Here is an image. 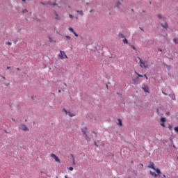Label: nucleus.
Wrapping results in <instances>:
<instances>
[{
    "label": "nucleus",
    "mask_w": 178,
    "mask_h": 178,
    "mask_svg": "<svg viewBox=\"0 0 178 178\" xmlns=\"http://www.w3.org/2000/svg\"><path fill=\"white\" fill-rule=\"evenodd\" d=\"M73 165H76V163L74 162V159H73Z\"/></svg>",
    "instance_id": "nucleus-41"
},
{
    "label": "nucleus",
    "mask_w": 178,
    "mask_h": 178,
    "mask_svg": "<svg viewBox=\"0 0 178 178\" xmlns=\"http://www.w3.org/2000/svg\"><path fill=\"white\" fill-rule=\"evenodd\" d=\"M139 29H140V30H141L142 31H144V29H143V28L140 27Z\"/></svg>",
    "instance_id": "nucleus-42"
},
{
    "label": "nucleus",
    "mask_w": 178,
    "mask_h": 178,
    "mask_svg": "<svg viewBox=\"0 0 178 178\" xmlns=\"http://www.w3.org/2000/svg\"><path fill=\"white\" fill-rule=\"evenodd\" d=\"M61 92L60 90H58V92Z\"/></svg>",
    "instance_id": "nucleus-55"
},
{
    "label": "nucleus",
    "mask_w": 178,
    "mask_h": 178,
    "mask_svg": "<svg viewBox=\"0 0 178 178\" xmlns=\"http://www.w3.org/2000/svg\"><path fill=\"white\" fill-rule=\"evenodd\" d=\"M13 122H16V120L15 118H12Z\"/></svg>",
    "instance_id": "nucleus-43"
},
{
    "label": "nucleus",
    "mask_w": 178,
    "mask_h": 178,
    "mask_svg": "<svg viewBox=\"0 0 178 178\" xmlns=\"http://www.w3.org/2000/svg\"><path fill=\"white\" fill-rule=\"evenodd\" d=\"M29 11L27 10V9H24L22 10V13H27Z\"/></svg>",
    "instance_id": "nucleus-24"
},
{
    "label": "nucleus",
    "mask_w": 178,
    "mask_h": 178,
    "mask_svg": "<svg viewBox=\"0 0 178 178\" xmlns=\"http://www.w3.org/2000/svg\"><path fill=\"white\" fill-rule=\"evenodd\" d=\"M40 173H44V174H45V172H42V171H41Z\"/></svg>",
    "instance_id": "nucleus-50"
},
{
    "label": "nucleus",
    "mask_w": 178,
    "mask_h": 178,
    "mask_svg": "<svg viewBox=\"0 0 178 178\" xmlns=\"http://www.w3.org/2000/svg\"><path fill=\"white\" fill-rule=\"evenodd\" d=\"M150 175L152 176H154V177H158V175H156V173L152 172V171H150Z\"/></svg>",
    "instance_id": "nucleus-13"
},
{
    "label": "nucleus",
    "mask_w": 178,
    "mask_h": 178,
    "mask_svg": "<svg viewBox=\"0 0 178 178\" xmlns=\"http://www.w3.org/2000/svg\"><path fill=\"white\" fill-rule=\"evenodd\" d=\"M64 86H65V87H67V84H66V83H64Z\"/></svg>",
    "instance_id": "nucleus-44"
},
{
    "label": "nucleus",
    "mask_w": 178,
    "mask_h": 178,
    "mask_svg": "<svg viewBox=\"0 0 178 178\" xmlns=\"http://www.w3.org/2000/svg\"><path fill=\"white\" fill-rule=\"evenodd\" d=\"M69 30L71 31V33H73L74 31V29H73V28L70 27Z\"/></svg>",
    "instance_id": "nucleus-23"
},
{
    "label": "nucleus",
    "mask_w": 178,
    "mask_h": 178,
    "mask_svg": "<svg viewBox=\"0 0 178 178\" xmlns=\"http://www.w3.org/2000/svg\"><path fill=\"white\" fill-rule=\"evenodd\" d=\"M163 177H164V178L166 177V175H163Z\"/></svg>",
    "instance_id": "nucleus-48"
},
{
    "label": "nucleus",
    "mask_w": 178,
    "mask_h": 178,
    "mask_svg": "<svg viewBox=\"0 0 178 178\" xmlns=\"http://www.w3.org/2000/svg\"><path fill=\"white\" fill-rule=\"evenodd\" d=\"M135 73H136V74H138V77H143V75H141V74H137V72H135Z\"/></svg>",
    "instance_id": "nucleus-26"
},
{
    "label": "nucleus",
    "mask_w": 178,
    "mask_h": 178,
    "mask_svg": "<svg viewBox=\"0 0 178 178\" xmlns=\"http://www.w3.org/2000/svg\"><path fill=\"white\" fill-rule=\"evenodd\" d=\"M150 169H153V170H156V168H155V164L154 163L150 162V165L148 166Z\"/></svg>",
    "instance_id": "nucleus-8"
},
{
    "label": "nucleus",
    "mask_w": 178,
    "mask_h": 178,
    "mask_svg": "<svg viewBox=\"0 0 178 178\" xmlns=\"http://www.w3.org/2000/svg\"><path fill=\"white\" fill-rule=\"evenodd\" d=\"M18 128L19 129V130H23V131H29V130H30V129H29L27 126H26V124H20L18 126Z\"/></svg>",
    "instance_id": "nucleus-2"
},
{
    "label": "nucleus",
    "mask_w": 178,
    "mask_h": 178,
    "mask_svg": "<svg viewBox=\"0 0 178 178\" xmlns=\"http://www.w3.org/2000/svg\"><path fill=\"white\" fill-rule=\"evenodd\" d=\"M118 124L119 126H122V120L118 119Z\"/></svg>",
    "instance_id": "nucleus-21"
},
{
    "label": "nucleus",
    "mask_w": 178,
    "mask_h": 178,
    "mask_svg": "<svg viewBox=\"0 0 178 178\" xmlns=\"http://www.w3.org/2000/svg\"><path fill=\"white\" fill-rule=\"evenodd\" d=\"M158 51H159L160 52H162V49L159 48V49H158Z\"/></svg>",
    "instance_id": "nucleus-40"
},
{
    "label": "nucleus",
    "mask_w": 178,
    "mask_h": 178,
    "mask_svg": "<svg viewBox=\"0 0 178 178\" xmlns=\"http://www.w3.org/2000/svg\"><path fill=\"white\" fill-rule=\"evenodd\" d=\"M54 13L55 15V17H54L55 20H60V16H59V14H58V13L55 10Z\"/></svg>",
    "instance_id": "nucleus-6"
},
{
    "label": "nucleus",
    "mask_w": 178,
    "mask_h": 178,
    "mask_svg": "<svg viewBox=\"0 0 178 178\" xmlns=\"http://www.w3.org/2000/svg\"><path fill=\"white\" fill-rule=\"evenodd\" d=\"M41 4H42V5H45L43 2H41Z\"/></svg>",
    "instance_id": "nucleus-49"
},
{
    "label": "nucleus",
    "mask_w": 178,
    "mask_h": 178,
    "mask_svg": "<svg viewBox=\"0 0 178 178\" xmlns=\"http://www.w3.org/2000/svg\"><path fill=\"white\" fill-rule=\"evenodd\" d=\"M90 13H91L92 12H94V10H90Z\"/></svg>",
    "instance_id": "nucleus-46"
},
{
    "label": "nucleus",
    "mask_w": 178,
    "mask_h": 178,
    "mask_svg": "<svg viewBox=\"0 0 178 178\" xmlns=\"http://www.w3.org/2000/svg\"><path fill=\"white\" fill-rule=\"evenodd\" d=\"M144 77L146 78L147 80H148V77L147 76L146 74H144Z\"/></svg>",
    "instance_id": "nucleus-39"
},
{
    "label": "nucleus",
    "mask_w": 178,
    "mask_h": 178,
    "mask_svg": "<svg viewBox=\"0 0 178 178\" xmlns=\"http://www.w3.org/2000/svg\"><path fill=\"white\" fill-rule=\"evenodd\" d=\"M65 38H67V40H70V38H72L69 35H66Z\"/></svg>",
    "instance_id": "nucleus-32"
},
{
    "label": "nucleus",
    "mask_w": 178,
    "mask_h": 178,
    "mask_svg": "<svg viewBox=\"0 0 178 178\" xmlns=\"http://www.w3.org/2000/svg\"><path fill=\"white\" fill-rule=\"evenodd\" d=\"M123 43H124V44H129V40H127L126 38H124V39L123 40Z\"/></svg>",
    "instance_id": "nucleus-19"
},
{
    "label": "nucleus",
    "mask_w": 178,
    "mask_h": 178,
    "mask_svg": "<svg viewBox=\"0 0 178 178\" xmlns=\"http://www.w3.org/2000/svg\"><path fill=\"white\" fill-rule=\"evenodd\" d=\"M17 70H18V71L20 70V68L17 67Z\"/></svg>",
    "instance_id": "nucleus-47"
},
{
    "label": "nucleus",
    "mask_w": 178,
    "mask_h": 178,
    "mask_svg": "<svg viewBox=\"0 0 178 178\" xmlns=\"http://www.w3.org/2000/svg\"><path fill=\"white\" fill-rule=\"evenodd\" d=\"M127 178H131V177H130V176H128V177H127Z\"/></svg>",
    "instance_id": "nucleus-54"
},
{
    "label": "nucleus",
    "mask_w": 178,
    "mask_h": 178,
    "mask_svg": "<svg viewBox=\"0 0 178 178\" xmlns=\"http://www.w3.org/2000/svg\"><path fill=\"white\" fill-rule=\"evenodd\" d=\"M94 134H97V133H95V131L92 132Z\"/></svg>",
    "instance_id": "nucleus-53"
},
{
    "label": "nucleus",
    "mask_w": 178,
    "mask_h": 178,
    "mask_svg": "<svg viewBox=\"0 0 178 178\" xmlns=\"http://www.w3.org/2000/svg\"><path fill=\"white\" fill-rule=\"evenodd\" d=\"M13 42H14V44H16V42H17V40H13Z\"/></svg>",
    "instance_id": "nucleus-38"
},
{
    "label": "nucleus",
    "mask_w": 178,
    "mask_h": 178,
    "mask_svg": "<svg viewBox=\"0 0 178 178\" xmlns=\"http://www.w3.org/2000/svg\"><path fill=\"white\" fill-rule=\"evenodd\" d=\"M106 88H108V85H106Z\"/></svg>",
    "instance_id": "nucleus-56"
},
{
    "label": "nucleus",
    "mask_w": 178,
    "mask_h": 178,
    "mask_svg": "<svg viewBox=\"0 0 178 178\" xmlns=\"http://www.w3.org/2000/svg\"><path fill=\"white\" fill-rule=\"evenodd\" d=\"M6 44V45H12V42H7Z\"/></svg>",
    "instance_id": "nucleus-30"
},
{
    "label": "nucleus",
    "mask_w": 178,
    "mask_h": 178,
    "mask_svg": "<svg viewBox=\"0 0 178 178\" xmlns=\"http://www.w3.org/2000/svg\"><path fill=\"white\" fill-rule=\"evenodd\" d=\"M156 172V173L158 174V175H161V170H159V168H156V170H154Z\"/></svg>",
    "instance_id": "nucleus-18"
},
{
    "label": "nucleus",
    "mask_w": 178,
    "mask_h": 178,
    "mask_svg": "<svg viewBox=\"0 0 178 178\" xmlns=\"http://www.w3.org/2000/svg\"><path fill=\"white\" fill-rule=\"evenodd\" d=\"M173 42H175V44H178V38H174Z\"/></svg>",
    "instance_id": "nucleus-17"
},
{
    "label": "nucleus",
    "mask_w": 178,
    "mask_h": 178,
    "mask_svg": "<svg viewBox=\"0 0 178 178\" xmlns=\"http://www.w3.org/2000/svg\"><path fill=\"white\" fill-rule=\"evenodd\" d=\"M63 112L65 113L66 115H69L70 116V118H73V116H74V114H72L70 111H67L65 108H63Z\"/></svg>",
    "instance_id": "nucleus-5"
},
{
    "label": "nucleus",
    "mask_w": 178,
    "mask_h": 178,
    "mask_svg": "<svg viewBox=\"0 0 178 178\" xmlns=\"http://www.w3.org/2000/svg\"><path fill=\"white\" fill-rule=\"evenodd\" d=\"M175 131L178 134V127H175Z\"/></svg>",
    "instance_id": "nucleus-25"
},
{
    "label": "nucleus",
    "mask_w": 178,
    "mask_h": 178,
    "mask_svg": "<svg viewBox=\"0 0 178 178\" xmlns=\"http://www.w3.org/2000/svg\"><path fill=\"white\" fill-rule=\"evenodd\" d=\"M81 131H82L83 136H86V134H87V127H85L84 128H82Z\"/></svg>",
    "instance_id": "nucleus-10"
},
{
    "label": "nucleus",
    "mask_w": 178,
    "mask_h": 178,
    "mask_svg": "<svg viewBox=\"0 0 178 178\" xmlns=\"http://www.w3.org/2000/svg\"><path fill=\"white\" fill-rule=\"evenodd\" d=\"M49 40L50 42H54V40H52V38H51V37H49Z\"/></svg>",
    "instance_id": "nucleus-29"
},
{
    "label": "nucleus",
    "mask_w": 178,
    "mask_h": 178,
    "mask_svg": "<svg viewBox=\"0 0 178 178\" xmlns=\"http://www.w3.org/2000/svg\"><path fill=\"white\" fill-rule=\"evenodd\" d=\"M131 12H134V9H131Z\"/></svg>",
    "instance_id": "nucleus-51"
},
{
    "label": "nucleus",
    "mask_w": 178,
    "mask_h": 178,
    "mask_svg": "<svg viewBox=\"0 0 178 178\" xmlns=\"http://www.w3.org/2000/svg\"><path fill=\"white\" fill-rule=\"evenodd\" d=\"M70 19H73V15H72V14H70Z\"/></svg>",
    "instance_id": "nucleus-37"
},
{
    "label": "nucleus",
    "mask_w": 178,
    "mask_h": 178,
    "mask_svg": "<svg viewBox=\"0 0 178 178\" xmlns=\"http://www.w3.org/2000/svg\"><path fill=\"white\" fill-rule=\"evenodd\" d=\"M65 58H66V59H67L68 58V57H67V56L66 55V54L65 53V55H64V59H65Z\"/></svg>",
    "instance_id": "nucleus-34"
},
{
    "label": "nucleus",
    "mask_w": 178,
    "mask_h": 178,
    "mask_svg": "<svg viewBox=\"0 0 178 178\" xmlns=\"http://www.w3.org/2000/svg\"><path fill=\"white\" fill-rule=\"evenodd\" d=\"M7 69H10V67H7Z\"/></svg>",
    "instance_id": "nucleus-52"
},
{
    "label": "nucleus",
    "mask_w": 178,
    "mask_h": 178,
    "mask_svg": "<svg viewBox=\"0 0 178 178\" xmlns=\"http://www.w3.org/2000/svg\"><path fill=\"white\" fill-rule=\"evenodd\" d=\"M131 47L132 49H134V51H136V50H137V49H136V47H135L134 45H132V46H131Z\"/></svg>",
    "instance_id": "nucleus-31"
},
{
    "label": "nucleus",
    "mask_w": 178,
    "mask_h": 178,
    "mask_svg": "<svg viewBox=\"0 0 178 178\" xmlns=\"http://www.w3.org/2000/svg\"><path fill=\"white\" fill-rule=\"evenodd\" d=\"M68 169H69V170L72 171L73 170V167H69Z\"/></svg>",
    "instance_id": "nucleus-33"
},
{
    "label": "nucleus",
    "mask_w": 178,
    "mask_h": 178,
    "mask_svg": "<svg viewBox=\"0 0 178 178\" xmlns=\"http://www.w3.org/2000/svg\"><path fill=\"white\" fill-rule=\"evenodd\" d=\"M73 34H74L75 37H79V34H77L75 31L73 32Z\"/></svg>",
    "instance_id": "nucleus-28"
},
{
    "label": "nucleus",
    "mask_w": 178,
    "mask_h": 178,
    "mask_svg": "<svg viewBox=\"0 0 178 178\" xmlns=\"http://www.w3.org/2000/svg\"><path fill=\"white\" fill-rule=\"evenodd\" d=\"M48 4H49V5H52L53 6H56V5H58V4L56 3V2L51 3V1H49V2H48Z\"/></svg>",
    "instance_id": "nucleus-14"
},
{
    "label": "nucleus",
    "mask_w": 178,
    "mask_h": 178,
    "mask_svg": "<svg viewBox=\"0 0 178 178\" xmlns=\"http://www.w3.org/2000/svg\"><path fill=\"white\" fill-rule=\"evenodd\" d=\"M142 88H143V91H145V92H149V88L147 86H145Z\"/></svg>",
    "instance_id": "nucleus-9"
},
{
    "label": "nucleus",
    "mask_w": 178,
    "mask_h": 178,
    "mask_svg": "<svg viewBox=\"0 0 178 178\" xmlns=\"http://www.w3.org/2000/svg\"><path fill=\"white\" fill-rule=\"evenodd\" d=\"M2 79H3V80H6V78H5V76H2Z\"/></svg>",
    "instance_id": "nucleus-45"
},
{
    "label": "nucleus",
    "mask_w": 178,
    "mask_h": 178,
    "mask_svg": "<svg viewBox=\"0 0 178 178\" xmlns=\"http://www.w3.org/2000/svg\"><path fill=\"white\" fill-rule=\"evenodd\" d=\"M119 37H120V38H124V35L120 33Z\"/></svg>",
    "instance_id": "nucleus-22"
},
{
    "label": "nucleus",
    "mask_w": 178,
    "mask_h": 178,
    "mask_svg": "<svg viewBox=\"0 0 178 178\" xmlns=\"http://www.w3.org/2000/svg\"><path fill=\"white\" fill-rule=\"evenodd\" d=\"M120 5H122V3L120 1H118V2H117L116 7L119 8V6H120Z\"/></svg>",
    "instance_id": "nucleus-20"
},
{
    "label": "nucleus",
    "mask_w": 178,
    "mask_h": 178,
    "mask_svg": "<svg viewBox=\"0 0 178 178\" xmlns=\"http://www.w3.org/2000/svg\"><path fill=\"white\" fill-rule=\"evenodd\" d=\"M77 13H79V15H81V16H83L84 13H83V10H76Z\"/></svg>",
    "instance_id": "nucleus-16"
},
{
    "label": "nucleus",
    "mask_w": 178,
    "mask_h": 178,
    "mask_svg": "<svg viewBox=\"0 0 178 178\" xmlns=\"http://www.w3.org/2000/svg\"><path fill=\"white\" fill-rule=\"evenodd\" d=\"M83 137H85L86 141H90V137H88V135L86 134V135H83Z\"/></svg>",
    "instance_id": "nucleus-15"
},
{
    "label": "nucleus",
    "mask_w": 178,
    "mask_h": 178,
    "mask_svg": "<svg viewBox=\"0 0 178 178\" xmlns=\"http://www.w3.org/2000/svg\"><path fill=\"white\" fill-rule=\"evenodd\" d=\"M94 144H95V145L96 146V147H98V145L97 144V141H94Z\"/></svg>",
    "instance_id": "nucleus-35"
},
{
    "label": "nucleus",
    "mask_w": 178,
    "mask_h": 178,
    "mask_svg": "<svg viewBox=\"0 0 178 178\" xmlns=\"http://www.w3.org/2000/svg\"><path fill=\"white\" fill-rule=\"evenodd\" d=\"M161 27H163V29H168V23H165L164 24H161Z\"/></svg>",
    "instance_id": "nucleus-12"
},
{
    "label": "nucleus",
    "mask_w": 178,
    "mask_h": 178,
    "mask_svg": "<svg viewBox=\"0 0 178 178\" xmlns=\"http://www.w3.org/2000/svg\"><path fill=\"white\" fill-rule=\"evenodd\" d=\"M58 57L60 59H65V51H60V54H58Z\"/></svg>",
    "instance_id": "nucleus-4"
},
{
    "label": "nucleus",
    "mask_w": 178,
    "mask_h": 178,
    "mask_svg": "<svg viewBox=\"0 0 178 178\" xmlns=\"http://www.w3.org/2000/svg\"><path fill=\"white\" fill-rule=\"evenodd\" d=\"M51 158H54V159H55L56 162H58V163L60 162V160L56 155H55V154H51Z\"/></svg>",
    "instance_id": "nucleus-3"
},
{
    "label": "nucleus",
    "mask_w": 178,
    "mask_h": 178,
    "mask_svg": "<svg viewBox=\"0 0 178 178\" xmlns=\"http://www.w3.org/2000/svg\"><path fill=\"white\" fill-rule=\"evenodd\" d=\"M161 126H162V127H165V122H166V118H161Z\"/></svg>",
    "instance_id": "nucleus-7"
},
{
    "label": "nucleus",
    "mask_w": 178,
    "mask_h": 178,
    "mask_svg": "<svg viewBox=\"0 0 178 178\" xmlns=\"http://www.w3.org/2000/svg\"><path fill=\"white\" fill-rule=\"evenodd\" d=\"M138 58L140 60V67H145V69H147V67H148V63H147V61L143 60L140 58Z\"/></svg>",
    "instance_id": "nucleus-1"
},
{
    "label": "nucleus",
    "mask_w": 178,
    "mask_h": 178,
    "mask_svg": "<svg viewBox=\"0 0 178 178\" xmlns=\"http://www.w3.org/2000/svg\"><path fill=\"white\" fill-rule=\"evenodd\" d=\"M172 99H173L174 101H176V96H175V95H172Z\"/></svg>",
    "instance_id": "nucleus-27"
},
{
    "label": "nucleus",
    "mask_w": 178,
    "mask_h": 178,
    "mask_svg": "<svg viewBox=\"0 0 178 178\" xmlns=\"http://www.w3.org/2000/svg\"><path fill=\"white\" fill-rule=\"evenodd\" d=\"M168 129H169L170 130H172V125L169 124Z\"/></svg>",
    "instance_id": "nucleus-36"
},
{
    "label": "nucleus",
    "mask_w": 178,
    "mask_h": 178,
    "mask_svg": "<svg viewBox=\"0 0 178 178\" xmlns=\"http://www.w3.org/2000/svg\"><path fill=\"white\" fill-rule=\"evenodd\" d=\"M157 17L159 19H163V20H164V22L166 20V18H165L164 17H162V15H161V14H158Z\"/></svg>",
    "instance_id": "nucleus-11"
}]
</instances>
